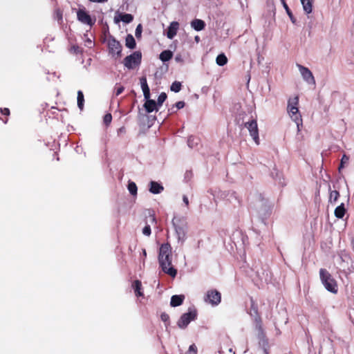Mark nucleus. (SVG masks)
<instances>
[{
  "label": "nucleus",
  "mask_w": 354,
  "mask_h": 354,
  "mask_svg": "<svg viewBox=\"0 0 354 354\" xmlns=\"http://www.w3.org/2000/svg\"><path fill=\"white\" fill-rule=\"evenodd\" d=\"M298 103H299V97L297 96H296L293 99H289L288 102V106H297Z\"/></svg>",
  "instance_id": "4c0bfd02"
},
{
  "label": "nucleus",
  "mask_w": 354,
  "mask_h": 354,
  "mask_svg": "<svg viewBox=\"0 0 354 354\" xmlns=\"http://www.w3.org/2000/svg\"><path fill=\"white\" fill-rule=\"evenodd\" d=\"M77 106L80 110H82L84 104V97L82 91H77Z\"/></svg>",
  "instance_id": "c756f323"
},
{
  "label": "nucleus",
  "mask_w": 354,
  "mask_h": 354,
  "mask_svg": "<svg viewBox=\"0 0 354 354\" xmlns=\"http://www.w3.org/2000/svg\"><path fill=\"white\" fill-rule=\"evenodd\" d=\"M149 218H150V222L151 223H156V217L153 215H151Z\"/></svg>",
  "instance_id": "6e6d98bb"
},
{
  "label": "nucleus",
  "mask_w": 354,
  "mask_h": 354,
  "mask_svg": "<svg viewBox=\"0 0 354 354\" xmlns=\"http://www.w3.org/2000/svg\"><path fill=\"white\" fill-rule=\"evenodd\" d=\"M271 176L279 185L283 187L286 185L283 174L276 168L271 171Z\"/></svg>",
  "instance_id": "2eb2a0df"
},
{
  "label": "nucleus",
  "mask_w": 354,
  "mask_h": 354,
  "mask_svg": "<svg viewBox=\"0 0 354 354\" xmlns=\"http://www.w3.org/2000/svg\"><path fill=\"white\" fill-rule=\"evenodd\" d=\"M56 15L59 21L62 19V13L59 10L56 11Z\"/></svg>",
  "instance_id": "603ef678"
},
{
  "label": "nucleus",
  "mask_w": 354,
  "mask_h": 354,
  "mask_svg": "<svg viewBox=\"0 0 354 354\" xmlns=\"http://www.w3.org/2000/svg\"><path fill=\"white\" fill-rule=\"evenodd\" d=\"M173 57V53L170 50H165L159 55V59L162 62L169 61Z\"/></svg>",
  "instance_id": "393cba45"
},
{
  "label": "nucleus",
  "mask_w": 354,
  "mask_h": 354,
  "mask_svg": "<svg viewBox=\"0 0 354 354\" xmlns=\"http://www.w3.org/2000/svg\"><path fill=\"white\" fill-rule=\"evenodd\" d=\"M245 127L248 129L250 134L251 137L253 138L254 141L257 145H259V138L257 120H252L251 121L245 122Z\"/></svg>",
  "instance_id": "9b49d317"
},
{
  "label": "nucleus",
  "mask_w": 354,
  "mask_h": 354,
  "mask_svg": "<svg viewBox=\"0 0 354 354\" xmlns=\"http://www.w3.org/2000/svg\"><path fill=\"white\" fill-rule=\"evenodd\" d=\"M297 66L303 79L309 84H315V80L312 72L307 67L302 65L297 64Z\"/></svg>",
  "instance_id": "ddd939ff"
},
{
  "label": "nucleus",
  "mask_w": 354,
  "mask_h": 354,
  "mask_svg": "<svg viewBox=\"0 0 354 354\" xmlns=\"http://www.w3.org/2000/svg\"><path fill=\"white\" fill-rule=\"evenodd\" d=\"M205 301L209 303L212 306H217L221 301V295L216 290H208L205 297Z\"/></svg>",
  "instance_id": "9d476101"
},
{
  "label": "nucleus",
  "mask_w": 354,
  "mask_h": 354,
  "mask_svg": "<svg viewBox=\"0 0 354 354\" xmlns=\"http://www.w3.org/2000/svg\"><path fill=\"white\" fill-rule=\"evenodd\" d=\"M167 97V96L165 93H164V92L161 93L158 95V97L157 100V102H156L157 106H161L163 104V102L166 100Z\"/></svg>",
  "instance_id": "f704fd0d"
},
{
  "label": "nucleus",
  "mask_w": 354,
  "mask_h": 354,
  "mask_svg": "<svg viewBox=\"0 0 354 354\" xmlns=\"http://www.w3.org/2000/svg\"><path fill=\"white\" fill-rule=\"evenodd\" d=\"M303 6L304 11L306 14L308 15L313 11V0H300Z\"/></svg>",
  "instance_id": "b1692460"
},
{
  "label": "nucleus",
  "mask_w": 354,
  "mask_h": 354,
  "mask_svg": "<svg viewBox=\"0 0 354 354\" xmlns=\"http://www.w3.org/2000/svg\"><path fill=\"white\" fill-rule=\"evenodd\" d=\"M197 311L194 308H189L188 312L183 313L177 322L178 326L181 329H185L189 324L196 319Z\"/></svg>",
  "instance_id": "39448f33"
},
{
  "label": "nucleus",
  "mask_w": 354,
  "mask_h": 354,
  "mask_svg": "<svg viewBox=\"0 0 354 354\" xmlns=\"http://www.w3.org/2000/svg\"><path fill=\"white\" fill-rule=\"evenodd\" d=\"M158 259L162 270L174 278L177 274V270L172 266L171 247L169 243L160 245Z\"/></svg>",
  "instance_id": "f257e3e1"
},
{
  "label": "nucleus",
  "mask_w": 354,
  "mask_h": 354,
  "mask_svg": "<svg viewBox=\"0 0 354 354\" xmlns=\"http://www.w3.org/2000/svg\"><path fill=\"white\" fill-rule=\"evenodd\" d=\"M133 20V16L129 13H122L118 16H115L114 22L118 24L120 21L125 24H129Z\"/></svg>",
  "instance_id": "dca6fc26"
},
{
  "label": "nucleus",
  "mask_w": 354,
  "mask_h": 354,
  "mask_svg": "<svg viewBox=\"0 0 354 354\" xmlns=\"http://www.w3.org/2000/svg\"><path fill=\"white\" fill-rule=\"evenodd\" d=\"M142 24H139L136 28V30H135V35L137 38H140L141 37V35H142Z\"/></svg>",
  "instance_id": "a19ab883"
},
{
  "label": "nucleus",
  "mask_w": 354,
  "mask_h": 354,
  "mask_svg": "<svg viewBox=\"0 0 354 354\" xmlns=\"http://www.w3.org/2000/svg\"><path fill=\"white\" fill-rule=\"evenodd\" d=\"M281 3L283 6V8H285L288 15L289 16L291 21L293 23V24H296V19L295 18V17L293 16L292 15V12H291V10H290L288 6L286 4L285 0H281Z\"/></svg>",
  "instance_id": "7c9ffc66"
},
{
  "label": "nucleus",
  "mask_w": 354,
  "mask_h": 354,
  "mask_svg": "<svg viewBox=\"0 0 354 354\" xmlns=\"http://www.w3.org/2000/svg\"><path fill=\"white\" fill-rule=\"evenodd\" d=\"M125 45L129 49H134L136 46V42L132 35L128 34L125 39Z\"/></svg>",
  "instance_id": "a878e982"
},
{
  "label": "nucleus",
  "mask_w": 354,
  "mask_h": 354,
  "mask_svg": "<svg viewBox=\"0 0 354 354\" xmlns=\"http://www.w3.org/2000/svg\"><path fill=\"white\" fill-rule=\"evenodd\" d=\"M256 274L257 277L261 281H268L270 279L269 272L261 268V269L256 270Z\"/></svg>",
  "instance_id": "4be33fe9"
},
{
  "label": "nucleus",
  "mask_w": 354,
  "mask_h": 354,
  "mask_svg": "<svg viewBox=\"0 0 354 354\" xmlns=\"http://www.w3.org/2000/svg\"><path fill=\"white\" fill-rule=\"evenodd\" d=\"M181 86H182V84L180 82L175 81L171 84V85L170 86V89L171 91L178 93L181 90Z\"/></svg>",
  "instance_id": "72a5a7b5"
},
{
  "label": "nucleus",
  "mask_w": 354,
  "mask_h": 354,
  "mask_svg": "<svg viewBox=\"0 0 354 354\" xmlns=\"http://www.w3.org/2000/svg\"><path fill=\"white\" fill-rule=\"evenodd\" d=\"M109 53L115 59L122 55V46L121 44L113 36H110L108 41Z\"/></svg>",
  "instance_id": "0eeeda50"
},
{
  "label": "nucleus",
  "mask_w": 354,
  "mask_h": 354,
  "mask_svg": "<svg viewBox=\"0 0 354 354\" xmlns=\"http://www.w3.org/2000/svg\"><path fill=\"white\" fill-rule=\"evenodd\" d=\"M144 107L147 113H151L153 111H158V106L156 102L153 100H148L144 104Z\"/></svg>",
  "instance_id": "412c9836"
},
{
  "label": "nucleus",
  "mask_w": 354,
  "mask_h": 354,
  "mask_svg": "<svg viewBox=\"0 0 354 354\" xmlns=\"http://www.w3.org/2000/svg\"><path fill=\"white\" fill-rule=\"evenodd\" d=\"M183 201L184 202V203L186 205V206H188L189 205V200H188V198L187 196L184 195L183 196Z\"/></svg>",
  "instance_id": "864d4df0"
},
{
  "label": "nucleus",
  "mask_w": 354,
  "mask_h": 354,
  "mask_svg": "<svg viewBox=\"0 0 354 354\" xmlns=\"http://www.w3.org/2000/svg\"><path fill=\"white\" fill-rule=\"evenodd\" d=\"M191 27L196 31H201L205 28V23L202 19H195L191 21Z\"/></svg>",
  "instance_id": "aec40b11"
},
{
  "label": "nucleus",
  "mask_w": 354,
  "mask_h": 354,
  "mask_svg": "<svg viewBox=\"0 0 354 354\" xmlns=\"http://www.w3.org/2000/svg\"><path fill=\"white\" fill-rule=\"evenodd\" d=\"M0 112L2 115H10V110L8 108H1L0 109Z\"/></svg>",
  "instance_id": "09e8293b"
},
{
  "label": "nucleus",
  "mask_w": 354,
  "mask_h": 354,
  "mask_svg": "<svg viewBox=\"0 0 354 354\" xmlns=\"http://www.w3.org/2000/svg\"><path fill=\"white\" fill-rule=\"evenodd\" d=\"M142 92H143V95H144V97H145V99L147 100H151L150 99V89H145V90H142Z\"/></svg>",
  "instance_id": "a18cd8bd"
},
{
  "label": "nucleus",
  "mask_w": 354,
  "mask_h": 354,
  "mask_svg": "<svg viewBox=\"0 0 354 354\" xmlns=\"http://www.w3.org/2000/svg\"><path fill=\"white\" fill-rule=\"evenodd\" d=\"M124 90V87L122 85H119L118 84H116L115 91V95L118 96L120 95Z\"/></svg>",
  "instance_id": "79ce46f5"
},
{
  "label": "nucleus",
  "mask_w": 354,
  "mask_h": 354,
  "mask_svg": "<svg viewBox=\"0 0 354 354\" xmlns=\"http://www.w3.org/2000/svg\"><path fill=\"white\" fill-rule=\"evenodd\" d=\"M171 223L174 227L178 241L183 243L187 238V224L186 220L183 217L174 216Z\"/></svg>",
  "instance_id": "7ed1b4c3"
},
{
  "label": "nucleus",
  "mask_w": 354,
  "mask_h": 354,
  "mask_svg": "<svg viewBox=\"0 0 354 354\" xmlns=\"http://www.w3.org/2000/svg\"><path fill=\"white\" fill-rule=\"evenodd\" d=\"M77 18L82 24L92 26L95 23V19H92L85 9H79L77 12Z\"/></svg>",
  "instance_id": "f8f14e48"
},
{
  "label": "nucleus",
  "mask_w": 354,
  "mask_h": 354,
  "mask_svg": "<svg viewBox=\"0 0 354 354\" xmlns=\"http://www.w3.org/2000/svg\"><path fill=\"white\" fill-rule=\"evenodd\" d=\"M257 331V339L259 340V346L263 350V354H269V343L266 336V333L263 328V325L260 328H254Z\"/></svg>",
  "instance_id": "6e6552de"
},
{
  "label": "nucleus",
  "mask_w": 354,
  "mask_h": 354,
  "mask_svg": "<svg viewBox=\"0 0 354 354\" xmlns=\"http://www.w3.org/2000/svg\"><path fill=\"white\" fill-rule=\"evenodd\" d=\"M142 254L145 257H147V252L145 249H142Z\"/></svg>",
  "instance_id": "13d9d810"
},
{
  "label": "nucleus",
  "mask_w": 354,
  "mask_h": 354,
  "mask_svg": "<svg viewBox=\"0 0 354 354\" xmlns=\"http://www.w3.org/2000/svg\"><path fill=\"white\" fill-rule=\"evenodd\" d=\"M319 277L322 283L328 292L334 294L337 292L338 288L337 282L328 270L324 268H321L319 270Z\"/></svg>",
  "instance_id": "20e7f679"
},
{
  "label": "nucleus",
  "mask_w": 354,
  "mask_h": 354,
  "mask_svg": "<svg viewBox=\"0 0 354 354\" xmlns=\"http://www.w3.org/2000/svg\"><path fill=\"white\" fill-rule=\"evenodd\" d=\"M164 189L163 186L156 182L151 181L149 183V192L153 194H160Z\"/></svg>",
  "instance_id": "a211bd4d"
},
{
  "label": "nucleus",
  "mask_w": 354,
  "mask_h": 354,
  "mask_svg": "<svg viewBox=\"0 0 354 354\" xmlns=\"http://www.w3.org/2000/svg\"><path fill=\"white\" fill-rule=\"evenodd\" d=\"M226 196L227 197V200L230 203L236 201L238 203H239V200L236 193L235 192L229 191Z\"/></svg>",
  "instance_id": "473e14b6"
},
{
  "label": "nucleus",
  "mask_w": 354,
  "mask_h": 354,
  "mask_svg": "<svg viewBox=\"0 0 354 354\" xmlns=\"http://www.w3.org/2000/svg\"><path fill=\"white\" fill-rule=\"evenodd\" d=\"M142 60L140 51H135L130 55L127 56L123 61L124 66L128 69H133L135 66H139Z\"/></svg>",
  "instance_id": "423d86ee"
},
{
  "label": "nucleus",
  "mask_w": 354,
  "mask_h": 354,
  "mask_svg": "<svg viewBox=\"0 0 354 354\" xmlns=\"http://www.w3.org/2000/svg\"><path fill=\"white\" fill-rule=\"evenodd\" d=\"M346 212V209L345 208L344 204L342 203L335 208L334 214L336 218H342L344 216Z\"/></svg>",
  "instance_id": "5701e85b"
},
{
  "label": "nucleus",
  "mask_w": 354,
  "mask_h": 354,
  "mask_svg": "<svg viewBox=\"0 0 354 354\" xmlns=\"http://www.w3.org/2000/svg\"><path fill=\"white\" fill-rule=\"evenodd\" d=\"M126 133V129L124 127H121L119 128L117 131L118 136H120L122 134H124Z\"/></svg>",
  "instance_id": "8fccbe9b"
},
{
  "label": "nucleus",
  "mask_w": 354,
  "mask_h": 354,
  "mask_svg": "<svg viewBox=\"0 0 354 354\" xmlns=\"http://www.w3.org/2000/svg\"><path fill=\"white\" fill-rule=\"evenodd\" d=\"M196 354L197 353V348L194 344H192L189 347L188 354Z\"/></svg>",
  "instance_id": "c03bdc74"
},
{
  "label": "nucleus",
  "mask_w": 354,
  "mask_h": 354,
  "mask_svg": "<svg viewBox=\"0 0 354 354\" xmlns=\"http://www.w3.org/2000/svg\"><path fill=\"white\" fill-rule=\"evenodd\" d=\"M216 64L220 66H223L227 62V58L224 53L219 54L216 59Z\"/></svg>",
  "instance_id": "c85d7f7f"
},
{
  "label": "nucleus",
  "mask_w": 354,
  "mask_h": 354,
  "mask_svg": "<svg viewBox=\"0 0 354 354\" xmlns=\"http://www.w3.org/2000/svg\"><path fill=\"white\" fill-rule=\"evenodd\" d=\"M178 28L179 24L177 21H172L167 28V38L172 39L176 35Z\"/></svg>",
  "instance_id": "f3484780"
},
{
  "label": "nucleus",
  "mask_w": 354,
  "mask_h": 354,
  "mask_svg": "<svg viewBox=\"0 0 354 354\" xmlns=\"http://www.w3.org/2000/svg\"><path fill=\"white\" fill-rule=\"evenodd\" d=\"M330 196L329 203H335L339 197V192L337 190L330 191V187L329 186Z\"/></svg>",
  "instance_id": "cd10ccee"
},
{
  "label": "nucleus",
  "mask_w": 354,
  "mask_h": 354,
  "mask_svg": "<svg viewBox=\"0 0 354 354\" xmlns=\"http://www.w3.org/2000/svg\"><path fill=\"white\" fill-rule=\"evenodd\" d=\"M252 208L262 222L264 223L265 220L271 214L272 205L262 194H259L257 196L256 202Z\"/></svg>",
  "instance_id": "f03ea898"
},
{
  "label": "nucleus",
  "mask_w": 354,
  "mask_h": 354,
  "mask_svg": "<svg viewBox=\"0 0 354 354\" xmlns=\"http://www.w3.org/2000/svg\"><path fill=\"white\" fill-rule=\"evenodd\" d=\"M104 123L108 126L112 121V115L111 113H106L103 118Z\"/></svg>",
  "instance_id": "ea45409f"
},
{
  "label": "nucleus",
  "mask_w": 354,
  "mask_h": 354,
  "mask_svg": "<svg viewBox=\"0 0 354 354\" xmlns=\"http://www.w3.org/2000/svg\"><path fill=\"white\" fill-rule=\"evenodd\" d=\"M194 138L193 137H189L187 140L188 146L191 148L194 147Z\"/></svg>",
  "instance_id": "3c124183"
},
{
  "label": "nucleus",
  "mask_w": 354,
  "mask_h": 354,
  "mask_svg": "<svg viewBox=\"0 0 354 354\" xmlns=\"http://www.w3.org/2000/svg\"><path fill=\"white\" fill-rule=\"evenodd\" d=\"M348 160H349V157L347 155L344 154L341 159L340 165L339 166V170H341L342 168H344V165L347 164L348 162Z\"/></svg>",
  "instance_id": "c9c22d12"
},
{
  "label": "nucleus",
  "mask_w": 354,
  "mask_h": 354,
  "mask_svg": "<svg viewBox=\"0 0 354 354\" xmlns=\"http://www.w3.org/2000/svg\"><path fill=\"white\" fill-rule=\"evenodd\" d=\"M142 233L146 236H149L151 234V230L149 225H147L145 226V227L142 229Z\"/></svg>",
  "instance_id": "37998d69"
},
{
  "label": "nucleus",
  "mask_w": 354,
  "mask_h": 354,
  "mask_svg": "<svg viewBox=\"0 0 354 354\" xmlns=\"http://www.w3.org/2000/svg\"><path fill=\"white\" fill-rule=\"evenodd\" d=\"M185 104L183 101H178L175 104V106L177 109H181L185 106Z\"/></svg>",
  "instance_id": "49530a36"
},
{
  "label": "nucleus",
  "mask_w": 354,
  "mask_h": 354,
  "mask_svg": "<svg viewBox=\"0 0 354 354\" xmlns=\"http://www.w3.org/2000/svg\"><path fill=\"white\" fill-rule=\"evenodd\" d=\"M248 314L253 319L254 328H260L262 326V320L258 311V306L252 298L250 299V308Z\"/></svg>",
  "instance_id": "1a4fd4ad"
},
{
  "label": "nucleus",
  "mask_w": 354,
  "mask_h": 354,
  "mask_svg": "<svg viewBox=\"0 0 354 354\" xmlns=\"http://www.w3.org/2000/svg\"><path fill=\"white\" fill-rule=\"evenodd\" d=\"M287 110L292 120L296 122L297 129L299 131V124L300 123L301 124V118L298 106H288Z\"/></svg>",
  "instance_id": "4468645a"
},
{
  "label": "nucleus",
  "mask_w": 354,
  "mask_h": 354,
  "mask_svg": "<svg viewBox=\"0 0 354 354\" xmlns=\"http://www.w3.org/2000/svg\"><path fill=\"white\" fill-rule=\"evenodd\" d=\"M195 41H196V42H198V41H200V37H199L198 36H196V37H195Z\"/></svg>",
  "instance_id": "bf43d9fd"
},
{
  "label": "nucleus",
  "mask_w": 354,
  "mask_h": 354,
  "mask_svg": "<svg viewBox=\"0 0 354 354\" xmlns=\"http://www.w3.org/2000/svg\"><path fill=\"white\" fill-rule=\"evenodd\" d=\"M175 61L178 63H181V64H183L184 62L183 58L180 54H177L175 56Z\"/></svg>",
  "instance_id": "de8ad7c7"
},
{
  "label": "nucleus",
  "mask_w": 354,
  "mask_h": 354,
  "mask_svg": "<svg viewBox=\"0 0 354 354\" xmlns=\"http://www.w3.org/2000/svg\"><path fill=\"white\" fill-rule=\"evenodd\" d=\"M89 1H91V2H95V3H104V2H106L108 0H88Z\"/></svg>",
  "instance_id": "5fc2aeb1"
},
{
  "label": "nucleus",
  "mask_w": 354,
  "mask_h": 354,
  "mask_svg": "<svg viewBox=\"0 0 354 354\" xmlns=\"http://www.w3.org/2000/svg\"><path fill=\"white\" fill-rule=\"evenodd\" d=\"M133 288L134 289L135 294L137 297H141L143 295L142 292L140 291L142 288V283L139 280L134 281L133 285Z\"/></svg>",
  "instance_id": "bb28decb"
},
{
  "label": "nucleus",
  "mask_w": 354,
  "mask_h": 354,
  "mask_svg": "<svg viewBox=\"0 0 354 354\" xmlns=\"http://www.w3.org/2000/svg\"><path fill=\"white\" fill-rule=\"evenodd\" d=\"M185 299L183 295H174L171 297L170 305L172 307L180 306Z\"/></svg>",
  "instance_id": "6ab92c4d"
},
{
  "label": "nucleus",
  "mask_w": 354,
  "mask_h": 354,
  "mask_svg": "<svg viewBox=\"0 0 354 354\" xmlns=\"http://www.w3.org/2000/svg\"><path fill=\"white\" fill-rule=\"evenodd\" d=\"M128 190L131 195L136 196L138 191L136 184L134 182L129 181L128 183Z\"/></svg>",
  "instance_id": "2f4dec72"
},
{
  "label": "nucleus",
  "mask_w": 354,
  "mask_h": 354,
  "mask_svg": "<svg viewBox=\"0 0 354 354\" xmlns=\"http://www.w3.org/2000/svg\"><path fill=\"white\" fill-rule=\"evenodd\" d=\"M140 80L142 90H145V89L149 88V87L147 84V78L145 77H142Z\"/></svg>",
  "instance_id": "58836bf2"
},
{
  "label": "nucleus",
  "mask_w": 354,
  "mask_h": 354,
  "mask_svg": "<svg viewBox=\"0 0 354 354\" xmlns=\"http://www.w3.org/2000/svg\"><path fill=\"white\" fill-rule=\"evenodd\" d=\"M161 320L165 322V326L167 327L169 325V316L166 313H162L160 315Z\"/></svg>",
  "instance_id": "e433bc0d"
},
{
  "label": "nucleus",
  "mask_w": 354,
  "mask_h": 354,
  "mask_svg": "<svg viewBox=\"0 0 354 354\" xmlns=\"http://www.w3.org/2000/svg\"><path fill=\"white\" fill-rule=\"evenodd\" d=\"M72 49L73 50V51L76 53H77L79 52V47L78 46H73L72 47Z\"/></svg>",
  "instance_id": "4d7b16f0"
}]
</instances>
